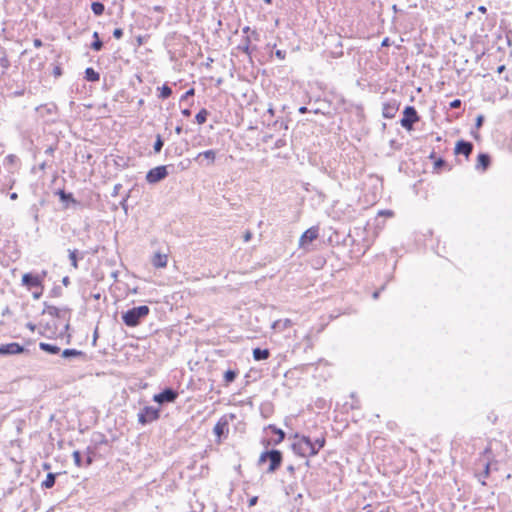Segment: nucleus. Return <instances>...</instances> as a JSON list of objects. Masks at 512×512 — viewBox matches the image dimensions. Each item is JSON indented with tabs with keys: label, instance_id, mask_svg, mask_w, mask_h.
Returning a JSON list of instances; mask_svg holds the SVG:
<instances>
[{
	"label": "nucleus",
	"instance_id": "1",
	"mask_svg": "<svg viewBox=\"0 0 512 512\" xmlns=\"http://www.w3.org/2000/svg\"><path fill=\"white\" fill-rule=\"evenodd\" d=\"M327 432L322 430L317 435L302 434L295 432L289 435V439L293 440L290 448L293 453L299 457L310 458L316 456L326 445Z\"/></svg>",
	"mask_w": 512,
	"mask_h": 512
},
{
	"label": "nucleus",
	"instance_id": "2",
	"mask_svg": "<svg viewBox=\"0 0 512 512\" xmlns=\"http://www.w3.org/2000/svg\"><path fill=\"white\" fill-rule=\"evenodd\" d=\"M284 454L279 449L263 450L257 460L256 465L262 467L267 465L264 473L268 475L275 474L282 466Z\"/></svg>",
	"mask_w": 512,
	"mask_h": 512
},
{
	"label": "nucleus",
	"instance_id": "3",
	"mask_svg": "<svg viewBox=\"0 0 512 512\" xmlns=\"http://www.w3.org/2000/svg\"><path fill=\"white\" fill-rule=\"evenodd\" d=\"M150 308L148 305H140L132 307L121 313V319L125 326L136 327L140 325L149 315Z\"/></svg>",
	"mask_w": 512,
	"mask_h": 512
},
{
	"label": "nucleus",
	"instance_id": "4",
	"mask_svg": "<svg viewBox=\"0 0 512 512\" xmlns=\"http://www.w3.org/2000/svg\"><path fill=\"white\" fill-rule=\"evenodd\" d=\"M237 419L236 414H224L213 427V434L215 435V443L222 444L229 435V422Z\"/></svg>",
	"mask_w": 512,
	"mask_h": 512
},
{
	"label": "nucleus",
	"instance_id": "5",
	"mask_svg": "<svg viewBox=\"0 0 512 512\" xmlns=\"http://www.w3.org/2000/svg\"><path fill=\"white\" fill-rule=\"evenodd\" d=\"M175 166L173 164L159 165L148 170L145 175V180L150 185H155L166 179L170 173L174 172Z\"/></svg>",
	"mask_w": 512,
	"mask_h": 512
},
{
	"label": "nucleus",
	"instance_id": "6",
	"mask_svg": "<svg viewBox=\"0 0 512 512\" xmlns=\"http://www.w3.org/2000/svg\"><path fill=\"white\" fill-rule=\"evenodd\" d=\"M161 417V408L146 405L141 408L137 414V422L141 426L149 425L155 421H158Z\"/></svg>",
	"mask_w": 512,
	"mask_h": 512
},
{
	"label": "nucleus",
	"instance_id": "7",
	"mask_svg": "<svg viewBox=\"0 0 512 512\" xmlns=\"http://www.w3.org/2000/svg\"><path fill=\"white\" fill-rule=\"evenodd\" d=\"M421 117L413 105H406L402 111V117L399 121L401 127L407 131L414 130V125L420 121Z\"/></svg>",
	"mask_w": 512,
	"mask_h": 512
},
{
	"label": "nucleus",
	"instance_id": "8",
	"mask_svg": "<svg viewBox=\"0 0 512 512\" xmlns=\"http://www.w3.org/2000/svg\"><path fill=\"white\" fill-rule=\"evenodd\" d=\"M330 234L327 236L324 243H327L329 246H344L348 247V244L354 243V238L348 234H343L338 230L333 229L332 227L329 228Z\"/></svg>",
	"mask_w": 512,
	"mask_h": 512
},
{
	"label": "nucleus",
	"instance_id": "9",
	"mask_svg": "<svg viewBox=\"0 0 512 512\" xmlns=\"http://www.w3.org/2000/svg\"><path fill=\"white\" fill-rule=\"evenodd\" d=\"M54 195L58 196L59 201L62 205V210L83 207L82 203L74 197V194L72 192L66 191L64 188L56 189L54 191Z\"/></svg>",
	"mask_w": 512,
	"mask_h": 512
},
{
	"label": "nucleus",
	"instance_id": "10",
	"mask_svg": "<svg viewBox=\"0 0 512 512\" xmlns=\"http://www.w3.org/2000/svg\"><path fill=\"white\" fill-rule=\"evenodd\" d=\"M178 396L179 393L176 389L166 386L159 393L154 394L152 400L161 408V406L176 402Z\"/></svg>",
	"mask_w": 512,
	"mask_h": 512
},
{
	"label": "nucleus",
	"instance_id": "11",
	"mask_svg": "<svg viewBox=\"0 0 512 512\" xmlns=\"http://www.w3.org/2000/svg\"><path fill=\"white\" fill-rule=\"evenodd\" d=\"M314 104L317 105V107L311 109L314 114H322L330 118L337 113V107L327 98H317Z\"/></svg>",
	"mask_w": 512,
	"mask_h": 512
},
{
	"label": "nucleus",
	"instance_id": "12",
	"mask_svg": "<svg viewBox=\"0 0 512 512\" xmlns=\"http://www.w3.org/2000/svg\"><path fill=\"white\" fill-rule=\"evenodd\" d=\"M21 285L27 290L32 291L33 289L44 290L45 285L41 283V278L38 277L37 272H26L22 275Z\"/></svg>",
	"mask_w": 512,
	"mask_h": 512
},
{
	"label": "nucleus",
	"instance_id": "13",
	"mask_svg": "<svg viewBox=\"0 0 512 512\" xmlns=\"http://www.w3.org/2000/svg\"><path fill=\"white\" fill-rule=\"evenodd\" d=\"M320 227L319 225H314L305 230L299 238V247L303 249H307L309 245L313 243L320 236Z\"/></svg>",
	"mask_w": 512,
	"mask_h": 512
},
{
	"label": "nucleus",
	"instance_id": "14",
	"mask_svg": "<svg viewBox=\"0 0 512 512\" xmlns=\"http://www.w3.org/2000/svg\"><path fill=\"white\" fill-rule=\"evenodd\" d=\"M216 154V150L209 149L198 153L193 160L201 167H209L215 163Z\"/></svg>",
	"mask_w": 512,
	"mask_h": 512
},
{
	"label": "nucleus",
	"instance_id": "15",
	"mask_svg": "<svg viewBox=\"0 0 512 512\" xmlns=\"http://www.w3.org/2000/svg\"><path fill=\"white\" fill-rule=\"evenodd\" d=\"M267 127L274 130L275 132H281L288 134L289 123L291 121L287 116H278L276 119L270 121V119H266Z\"/></svg>",
	"mask_w": 512,
	"mask_h": 512
},
{
	"label": "nucleus",
	"instance_id": "16",
	"mask_svg": "<svg viewBox=\"0 0 512 512\" xmlns=\"http://www.w3.org/2000/svg\"><path fill=\"white\" fill-rule=\"evenodd\" d=\"M25 352H28V350L23 345L17 342H11L0 345L1 356L20 355Z\"/></svg>",
	"mask_w": 512,
	"mask_h": 512
},
{
	"label": "nucleus",
	"instance_id": "17",
	"mask_svg": "<svg viewBox=\"0 0 512 512\" xmlns=\"http://www.w3.org/2000/svg\"><path fill=\"white\" fill-rule=\"evenodd\" d=\"M61 357L68 361L77 359L82 362H88L91 360V357L88 356L84 351L75 348H66L62 350Z\"/></svg>",
	"mask_w": 512,
	"mask_h": 512
},
{
	"label": "nucleus",
	"instance_id": "18",
	"mask_svg": "<svg viewBox=\"0 0 512 512\" xmlns=\"http://www.w3.org/2000/svg\"><path fill=\"white\" fill-rule=\"evenodd\" d=\"M474 150V144L465 139H459L454 146V154L456 156L463 155L467 160Z\"/></svg>",
	"mask_w": 512,
	"mask_h": 512
},
{
	"label": "nucleus",
	"instance_id": "19",
	"mask_svg": "<svg viewBox=\"0 0 512 512\" xmlns=\"http://www.w3.org/2000/svg\"><path fill=\"white\" fill-rule=\"evenodd\" d=\"M107 453L106 449H101L91 444L87 446L85 451L86 464L92 465L96 460L102 459L104 454Z\"/></svg>",
	"mask_w": 512,
	"mask_h": 512
},
{
	"label": "nucleus",
	"instance_id": "20",
	"mask_svg": "<svg viewBox=\"0 0 512 512\" xmlns=\"http://www.w3.org/2000/svg\"><path fill=\"white\" fill-rule=\"evenodd\" d=\"M263 432L267 433L270 432L273 436L272 443H274L275 446L280 445L286 438V432L282 430L281 428L277 427L275 424H268L263 428Z\"/></svg>",
	"mask_w": 512,
	"mask_h": 512
},
{
	"label": "nucleus",
	"instance_id": "21",
	"mask_svg": "<svg viewBox=\"0 0 512 512\" xmlns=\"http://www.w3.org/2000/svg\"><path fill=\"white\" fill-rule=\"evenodd\" d=\"M326 41L333 42V48L327 51L328 56L334 59L341 58L344 55L343 52V43L340 37L335 35L326 36Z\"/></svg>",
	"mask_w": 512,
	"mask_h": 512
},
{
	"label": "nucleus",
	"instance_id": "22",
	"mask_svg": "<svg viewBox=\"0 0 512 512\" xmlns=\"http://www.w3.org/2000/svg\"><path fill=\"white\" fill-rule=\"evenodd\" d=\"M348 247H350L348 255L351 260H359L368 250V246L365 243L356 241L355 239L353 244H348Z\"/></svg>",
	"mask_w": 512,
	"mask_h": 512
},
{
	"label": "nucleus",
	"instance_id": "23",
	"mask_svg": "<svg viewBox=\"0 0 512 512\" xmlns=\"http://www.w3.org/2000/svg\"><path fill=\"white\" fill-rule=\"evenodd\" d=\"M492 165V157L487 152H480L476 157L475 169L486 172Z\"/></svg>",
	"mask_w": 512,
	"mask_h": 512
},
{
	"label": "nucleus",
	"instance_id": "24",
	"mask_svg": "<svg viewBox=\"0 0 512 512\" xmlns=\"http://www.w3.org/2000/svg\"><path fill=\"white\" fill-rule=\"evenodd\" d=\"M400 107V102L397 100H391L383 103L382 116L386 119H392L395 117Z\"/></svg>",
	"mask_w": 512,
	"mask_h": 512
},
{
	"label": "nucleus",
	"instance_id": "25",
	"mask_svg": "<svg viewBox=\"0 0 512 512\" xmlns=\"http://www.w3.org/2000/svg\"><path fill=\"white\" fill-rule=\"evenodd\" d=\"M3 165L7 169L8 172L15 173L21 167V160L15 154H8L4 158Z\"/></svg>",
	"mask_w": 512,
	"mask_h": 512
},
{
	"label": "nucleus",
	"instance_id": "26",
	"mask_svg": "<svg viewBox=\"0 0 512 512\" xmlns=\"http://www.w3.org/2000/svg\"><path fill=\"white\" fill-rule=\"evenodd\" d=\"M251 37L249 35H244L241 39L240 44L237 46V49L247 56L251 58L252 53L256 51L257 47L251 44Z\"/></svg>",
	"mask_w": 512,
	"mask_h": 512
},
{
	"label": "nucleus",
	"instance_id": "27",
	"mask_svg": "<svg viewBox=\"0 0 512 512\" xmlns=\"http://www.w3.org/2000/svg\"><path fill=\"white\" fill-rule=\"evenodd\" d=\"M51 314L50 316L54 317V318H57V319H62L64 321H68L70 322L71 321V316H72V309L68 306H64L62 308H58V307H54V309H51Z\"/></svg>",
	"mask_w": 512,
	"mask_h": 512
},
{
	"label": "nucleus",
	"instance_id": "28",
	"mask_svg": "<svg viewBox=\"0 0 512 512\" xmlns=\"http://www.w3.org/2000/svg\"><path fill=\"white\" fill-rule=\"evenodd\" d=\"M91 444L95 445L98 448L106 449L110 447V442L107 439L106 435L101 432H94L91 437Z\"/></svg>",
	"mask_w": 512,
	"mask_h": 512
},
{
	"label": "nucleus",
	"instance_id": "29",
	"mask_svg": "<svg viewBox=\"0 0 512 512\" xmlns=\"http://www.w3.org/2000/svg\"><path fill=\"white\" fill-rule=\"evenodd\" d=\"M86 255L85 251H79L78 249H69L68 250V258L70 261L71 267L74 269L79 268V261L83 260Z\"/></svg>",
	"mask_w": 512,
	"mask_h": 512
},
{
	"label": "nucleus",
	"instance_id": "30",
	"mask_svg": "<svg viewBox=\"0 0 512 512\" xmlns=\"http://www.w3.org/2000/svg\"><path fill=\"white\" fill-rule=\"evenodd\" d=\"M65 322L66 323L60 332H58V324L56 322H54L52 335H48L47 338L48 339H56V338L64 339L65 335L72 333L71 332L72 328H71L70 322H68V321H65Z\"/></svg>",
	"mask_w": 512,
	"mask_h": 512
},
{
	"label": "nucleus",
	"instance_id": "31",
	"mask_svg": "<svg viewBox=\"0 0 512 512\" xmlns=\"http://www.w3.org/2000/svg\"><path fill=\"white\" fill-rule=\"evenodd\" d=\"M66 472H48L46 478L41 483L42 489H51L55 486L58 477L65 475Z\"/></svg>",
	"mask_w": 512,
	"mask_h": 512
},
{
	"label": "nucleus",
	"instance_id": "32",
	"mask_svg": "<svg viewBox=\"0 0 512 512\" xmlns=\"http://www.w3.org/2000/svg\"><path fill=\"white\" fill-rule=\"evenodd\" d=\"M238 375H239V369L237 367L228 368L223 373V383H222V386H224V387L230 386L236 380Z\"/></svg>",
	"mask_w": 512,
	"mask_h": 512
},
{
	"label": "nucleus",
	"instance_id": "33",
	"mask_svg": "<svg viewBox=\"0 0 512 512\" xmlns=\"http://www.w3.org/2000/svg\"><path fill=\"white\" fill-rule=\"evenodd\" d=\"M452 166L443 157H438L433 163V172L440 174L443 171H451Z\"/></svg>",
	"mask_w": 512,
	"mask_h": 512
},
{
	"label": "nucleus",
	"instance_id": "34",
	"mask_svg": "<svg viewBox=\"0 0 512 512\" xmlns=\"http://www.w3.org/2000/svg\"><path fill=\"white\" fill-rule=\"evenodd\" d=\"M167 262H168V255L165 253H161L159 251L156 252L151 259L152 265L158 269L165 268L167 266Z\"/></svg>",
	"mask_w": 512,
	"mask_h": 512
},
{
	"label": "nucleus",
	"instance_id": "35",
	"mask_svg": "<svg viewBox=\"0 0 512 512\" xmlns=\"http://www.w3.org/2000/svg\"><path fill=\"white\" fill-rule=\"evenodd\" d=\"M252 355L255 361H263L271 356V352L268 348L255 347L252 350Z\"/></svg>",
	"mask_w": 512,
	"mask_h": 512
},
{
	"label": "nucleus",
	"instance_id": "36",
	"mask_svg": "<svg viewBox=\"0 0 512 512\" xmlns=\"http://www.w3.org/2000/svg\"><path fill=\"white\" fill-rule=\"evenodd\" d=\"M139 192L138 185L135 184L120 201V206L123 209L125 215H128V200L133 198V193Z\"/></svg>",
	"mask_w": 512,
	"mask_h": 512
},
{
	"label": "nucleus",
	"instance_id": "37",
	"mask_svg": "<svg viewBox=\"0 0 512 512\" xmlns=\"http://www.w3.org/2000/svg\"><path fill=\"white\" fill-rule=\"evenodd\" d=\"M39 348L40 350H42L43 352L47 353V354H50V355H57L59 353H61V349L59 346H57L56 344H50V343H46V342H40L39 343Z\"/></svg>",
	"mask_w": 512,
	"mask_h": 512
},
{
	"label": "nucleus",
	"instance_id": "38",
	"mask_svg": "<svg viewBox=\"0 0 512 512\" xmlns=\"http://www.w3.org/2000/svg\"><path fill=\"white\" fill-rule=\"evenodd\" d=\"M348 112H355L359 121L365 120L364 106L361 103H350L349 107L345 109Z\"/></svg>",
	"mask_w": 512,
	"mask_h": 512
},
{
	"label": "nucleus",
	"instance_id": "39",
	"mask_svg": "<svg viewBox=\"0 0 512 512\" xmlns=\"http://www.w3.org/2000/svg\"><path fill=\"white\" fill-rule=\"evenodd\" d=\"M274 413V405L270 401H265L260 405V414L263 418L267 419Z\"/></svg>",
	"mask_w": 512,
	"mask_h": 512
},
{
	"label": "nucleus",
	"instance_id": "40",
	"mask_svg": "<svg viewBox=\"0 0 512 512\" xmlns=\"http://www.w3.org/2000/svg\"><path fill=\"white\" fill-rule=\"evenodd\" d=\"M92 42L89 45V48L95 52H99L104 47V42L101 40L100 35L97 31H95L92 35Z\"/></svg>",
	"mask_w": 512,
	"mask_h": 512
},
{
	"label": "nucleus",
	"instance_id": "41",
	"mask_svg": "<svg viewBox=\"0 0 512 512\" xmlns=\"http://www.w3.org/2000/svg\"><path fill=\"white\" fill-rule=\"evenodd\" d=\"M84 79L88 82H97L100 80V73L93 67H87L84 71Z\"/></svg>",
	"mask_w": 512,
	"mask_h": 512
},
{
	"label": "nucleus",
	"instance_id": "42",
	"mask_svg": "<svg viewBox=\"0 0 512 512\" xmlns=\"http://www.w3.org/2000/svg\"><path fill=\"white\" fill-rule=\"evenodd\" d=\"M157 92L158 98L162 100L168 99L173 94V90L168 83H164L162 86L157 87Z\"/></svg>",
	"mask_w": 512,
	"mask_h": 512
},
{
	"label": "nucleus",
	"instance_id": "43",
	"mask_svg": "<svg viewBox=\"0 0 512 512\" xmlns=\"http://www.w3.org/2000/svg\"><path fill=\"white\" fill-rule=\"evenodd\" d=\"M72 457H73L74 464L77 467H79V468L85 467L86 468V467L90 466V465L86 464V457L85 458L83 457V454L81 451H79V450L73 451Z\"/></svg>",
	"mask_w": 512,
	"mask_h": 512
},
{
	"label": "nucleus",
	"instance_id": "44",
	"mask_svg": "<svg viewBox=\"0 0 512 512\" xmlns=\"http://www.w3.org/2000/svg\"><path fill=\"white\" fill-rule=\"evenodd\" d=\"M210 111H208L206 108H201L194 117V122L198 125H203L206 123L208 116H210Z\"/></svg>",
	"mask_w": 512,
	"mask_h": 512
},
{
	"label": "nucleus",
	"instance_id": "45",
	"mask_svg": "<svg viewBox=\"0 0 512 512\" xmlns=\"http://www.w3.org/2000/svg\"><path fill=\"white\" fill-rule=\"evenodd\" d=\"M91 10L95 16H101L105 11V5L101 1H93L91 3Z\"/></svg>",
	"mask_w": 512,
	"mask_h": 512
},
{
	"label": "nucleus",
	"instance_id": "46",
	"mask_svg": "<svg viewBox=\"0 0 512 512\" xmlns=\"http://www.w3.org/2000/svg\"><path fill=\"white\" fill-rule=\"evenodd\" d=\"M288 134L287 133H283L279 138L276 139V141L274 142V145L272 146V149H280V148H283L285 146H287V143H288Z\"/></svg>",
	"mask_w": 512,
	"mask_h": 512
},
{
	"label": "nucleus",
	"instance_id": "47",
	"mask_svg": "<svg viewBox=\"0 0 512 512\" xmlns=\"http://www.w3.org/2000/svg\"><path fill=\"white\" fill-rule=\"evenodd\" d=\"M163 146H164V138L160 134H157L155 137V142L153 144V152L155 154L160 153Z\"/></svg>",
	"mask_w": 512,
	"mask_h": 512
},
{
	"label": "nucleus",
	"instance_id": "48",
	"mask_svg": "<svg viewBox=\"0 0 512 512\" xmlns=\"http://www.w3.org/2000/svg\"><path fill=\"white\" fill-rule=\"evenodd\" d=\"M10 61L8 59L6 50L4 48H0V66L3 69H8L10 67Z\"/></svg>",
	"mask_w": 512,
	"mask_h": 512
},
{
	"label": "nucleus",
	"instance_id": "49",
	"mask_svg": "<svg viewBox=\"0 0 512 512\" xmlns=\"http://www.w3.org/2000/svg\"><path fill=\"white\" fill-rule=\"evenodd\" d=\"M327 259L322 255H317L312 259V266L315 269H321L326 264Z\"/></svg>",
	"mask_w": 512,
	"mask_h": 512
},
{
	"label": "nucleus",
	"instance_id": "50",
	"mask_svg": "<svg viewBox=\"0 0 512 512\" xmlns=\"http://www.w3.org/2000/svg\"><path fill=\"white\" fill-rule=\"evenodd\" d=\"M114 164L116 167L125 169L129 166V158L123 156H116L114 159Z\"/></svg>",
	"mask_w": 512,
	"mask_h": 512
},
{
	"label": "nucleus",
	"instance_id": "51",
	"mask_svg": "<svg viewBox=\"0 0 512 512\" xmlns=\"http://www.w3.org/2000/svg\"><path fill=\"white\" fill-rule=\"evenodd\" d=\"M63 296V289L60 285L54 284V286L49 291L50 298H59Z\"/></svg>",
	"mask_w": 512,
	"mask_h": 512
},
{
	"label": "nucleus",
	"instance_id": "52",
	"mask_svg": "<svg viewBox=\"0 0 512 512\" xmlns=\"http://www.w3.org/2000/svg\"><path fill=\"white\" fill-rule=\"evenodd\" d=\"M260 444L264 447L263 450L277 449L274 443H272L271 437H262L260 440Z\"/></svg>",
	"mask_w": 512,
	"mask_h": 512
},
{
	"label": "nucleus",
	"instance_id": "53",
	"mask_svg": "<svg viewBox=\"0 0 512 512\" xmlns=\"http://www.w3.org/2000/svg\"><path fill=\"white\" fill-rule=\"evenodd\" d=\"M195 95V88H189L182 96L180 97V104L187 102L190 98H193Z\"/></svg>",
	"mask_w": 512,
	"mask_h": 512
},
{
	"label": "nucleus",
	"instance_id": "54",
	"mask_svg": "<svg viewBox=\"0 0 512 512\" xmlns=\"http://www.w3.org/2000/svg\"><path fill=\"white\" fill-rule=\"evenodd\" d=\"M39 210L40 208L37 204H33L29 209L30 214L32 215L35 223L39 222Z\"/></svg>",
	"mask_w": 512,
	"mask_h": 512
},
{
	"label": "nucleus",
	"instance_id": "55",
	"mask_svg": "<svg viewBox=\"0 0 512 512\" xmlns=\"http://www.w3.org/2000/svg\"><path fill=\"white\" fill-rule=\"evenodd\" d=\"M392 10L395 13L392 21H393V23H396L398 21L399 17L402 16L403 14H405V11L403 9L398 8V6L396 4H394L392 6Z\"/></svg>",
	"mask_w": 512,
	"mask_h": 512
},
{
	"label": "nucleus",
	"instance_id": "56",
	"mask_svg": "<svg viewBox=\"0 0 512 512\" xmlns=\"http://www.w3.org/2000/svg\"><path fill=\"white\" fill-rule=\"evenodd\" d=\"M171 154H174L176 156H181L183 154V150L181 148H179V147H174L173 150L171 149V147L166 148L165 156L168 157Z\"/></svg>",
	"mask_w": 512,
	"mask_h": 512
},
{
	"label": "nucleus",
	"instance_id": "57",
	"mask_svg": "<svg viewBox=\"0 0 512 512\" xmlns=\"http://www.w3.org/2000/svg\"><path fill=\"white\" fill-rule=\"evenodd\" d=\"M484 122H485V116L483 114H478L475 118L474 128L476 130H479L484 125Z\"/></svg>",
	"mask_w": 512,
	"mask_h": 512
},
{
	"label": "nucleus",
	"instance_id": "58",
	"mask_svg": "<svg viewBox=\"0 0 512 512\" xmlns=\"http://www.w3.org/2000/svg\"><path fill=\"white\" fill-rule=\"evenodd\" d=\"M52 74L55 78H59L60 76L63 75V69L61 67V64L60 63H55L53 64V70H52Z\"/></svg>",
	"mask_w": 512,
	"mask_h": 512
},
{
	"label": "nucleus",
	"instance_id": "59",
	"mask_svg": "<svg viewBox=\"0 0 512 512\" xmlns=\"http://www.w3.org/2000/svg\"><path fill=\"white\" fill-rule=\"evenodd\" d=\"M270 56L271 57L275 56L280 60H284L286 58V50H282V49L271 50Z\"/></svg>",
	"mask_w": 512,
	"mask_h": 512
},
{
	"label": "nucleus",
	"instance_id": "60",
	"mask_svg": "<svg viewBox=\"0 0 512 512\" xmlns=\"http://www.w3.org/2000/svg\"><path fill=\"white\" fill-rule=\"evenodd\" d=\"M192 160L187 158L179 162L178 168L180 171L188 170L191 166Z\"/></svg>",
	"mask_w": 512,
	"mask_h": 512
},
{
	"label": "nucleus",
	"instance_id": "61",
	"mask_svg": "<svg viewBox=\"0 0 512 512\" xmlns=\"http://www.w3.org/2000/svg\"><path fill=\"white\" fill-rule=\"evenodd\" d=\"M386 284L387 282H385L384 284H382L379 288H377L373 293H372V298L374 300H377L379 297H380V294L382 291L385 290L386 288Z\"/></svg>",
	"mask_w": 512,
	"mask_h": 512
},
{
	"label": "nucleus",
	"instance_id": "62",
	"mask_svg": "<svg viewBox=\"0 0 512 512\" xmlns=\"http://www.w3.org/2000/svg\"><path fill=\"white\" fill-rule=\"evenodd\" d=\"M43 306H44V308H43V310L41 312V315H44V314H49L50 315L51 311H52L51 309H54V307H55L54 305L49 304L47 301L43 302Z\"/></svg>",
	"mask_w": 512,
	"mask_h": 512
},
{
	"label": "nucleus",
	"instance_id": "63",
	"mask_svg": "<svg viewBox=\"0 0 512 512\" xmlns=\"http://www.w3.org/2000/svg\"><path fill=\"white\" fill-rule=\"evenodd\" d=\"M203 141H204V137L202 135L195 136L192 140V146L193 147L201 146V145H203V143H202Z\"/></svg>",
	"mask_w": 512,
	"mask_h": 512
},
{
	"label": "nucleus",
	"instance_id": "64",
	"mask_svg": "<svg viewBox=\"0 0 512 512\" xmlns=\"http://www.w3.org/2000/svg\"><path fill=\"white\" fill-rule=\"evenodd\" d=\"M112 35L115 39H121L124 35V30L122 28L117 27L113 30Z\"/></svg>",
	"mask_w": 512,
	"mask_h": 512
}]
</instances>
